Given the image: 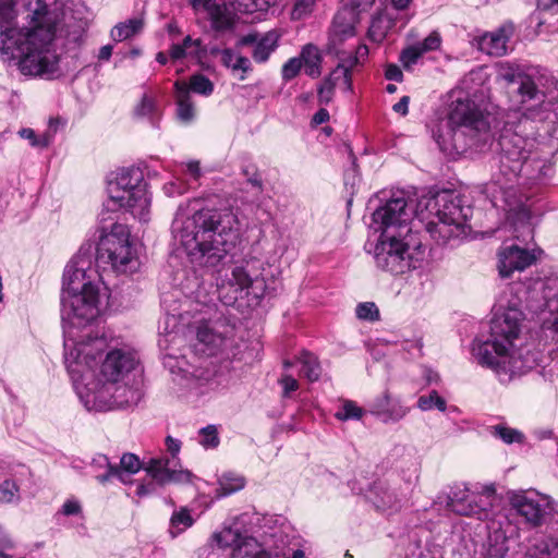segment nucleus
Returning a JSON list of instances; mask_svg holds the SVG:
<instances>
[{
    "label": "nucleus",
    "mask_w": 558,
    "mask_h": 558,
    "mask_svg": "<svg viewBox=\"0 0 558 558\" xmlns=\"http://www.w3.org/2000/svg\"><path fill=\"white\" fill-rule=\"evenodd\" d=\"M475 75L471 73L461 86L449 93L447 130L437 136V143L448 153L483 149L493 142L496 131L502 125L498 138L499 173L487 185L485 193L492 205L501 209L511 225L525 226L531 218L530 210L523 195L515 190L514 181L519 179L523 163L535 153L532 149L536 125L550 114L551 102L546 96L550 77L538 66L500 62L497 78L508 86L518 85L514 93L519 108L505 112L490 101L488 87L473 89L470 86Z\"/></svg>",
    "instance_id": "f257e3e1"
},
{
    "label": "nucleus",
    "mask_w": 558,
    "mask_h": 558,
    "mask_svg": "<svg viewBox=\"0 0 558 558\" xmlns=\"http://www.w3.org/2000/svg\"><path fill=\"white\" fill-rule=\"evenodd\" d=\"M64 364L75 391L88 411L105 412L136 405L142 392L135 379L137 359L124 349L108 350L104 337L81 340L66 333Z\"/></svg>",
    "instance_id": "f03ea898"
},
{
    "label": "nucleus",
    "mask_w": 558,
    "mask_h": 558,
    "mask_svg": "<svg viewBox=\"0 0 558 558\" xmlns=\"http://www.w3.org/2000/svg\"><path fill=\"white\" fill-rule=\"evenodd\" d=\"M172 234L195 269L214 270L240 242L241 229L231 210L201 209L189 215L180 206Z\"/></svg>",
    "instance_id": "7ed1b4c3"
},
{
    "label": "nucleus",
    "mask_w": 558,
    "mask_h": 558,
    "mask_svg": "<svg viewBox=\"0 0 558 558\" xmlns=\"http://www.w3.org/2000/svg\"><path fill=\"white\" fill-rule=\"evenodd\" d=\"M523 312L517 304L500 305L490 322L489 338L475 340L472 355L476 363L489 368L501 384H509L539 365L541 353L524 342Z\"/></svg>",
    "instance_id": "20e7f679"
},
{
    "label": "nucleus",
    "mask_w": 558,
    "mask_h": 558,
    "mask_svg": "<svg viewBox=\"0 0 558 558\" xmlns=\"http://www.w3.org/2000/svg\"><path fill=\"white\" fill-rule=\"evenodd\" d=\"M14 0H0V53L4 60H17L26 76L53 80L61 75L56 27L31 23L17 26Z\"/></svg>",
    "instance_id": "39448f33"
},
{
    "label": "nucleus",
    "mask_w": 558,
    "mask_h": 558,
    "mask_svg": "<svg viewBox=\"0 0 558 558\" xmlns=\"http://www.w3.org/2000/svg\"><path fill=\"white\" fill-rule=\"evenodd\" d=\"M412 215L413 205L402 193L393 195L373 213L371 228L379 232L374 259L383 271L403 275L423 260L425 250L410 227Z\"/></svg>",
    "instance_id": "423d86ee"
},
{
    "label": "nucleus",
    "mask_w": 558,
    "mask_h": 558,
    "mask_svg": "<svg viewBox=\"0 0 558 558\" xmlns=\"http://www.w3.org/2000/svg\"><path fill=\"white\" fill-rule=\"evenodd\" d=\"M471 214L470 206H463L460 197L447 192L420 201L416 209L417 218L426 220L427 232L441 244L469 234Z\"/></svg>",
    "instance_id": "0eeeda50"
},
{
    "label": "nucleus",
    "mask_w": 558,
    "mask_h": 558,
    "mask_svg": "<svg viewBox=\"0 0 558 558\" xmlns=\"http://www.w3.org/2000/svg\"><path fill=\"white\" fill-rule=\"evenodd\" d=\"M108 194L114 205L130 211L142 222L148 221L150 198L144 173L140 168L120 169L116 178L108 183Z\"/></svg>",
    "instance_id": "6e6552de"
},
{
    "label": "nucleus",
    "mask_w": 558,
    "mask_h": 558,
    "mask_svg": "<svg viewBox=\"0 0 558 558\" xmlns=\"http://www.w3.org/2000/svg\"><path fill=\"white\" fill-rule=\"evenodd\" d=\"M96 252V260L110 266L117 274L133 272L138 266L125 225L113 223L108 233L101 234Z\"/></svg>",
    "instance_id": "1a4fd4ad"
},
{
    "label": "nucleus",
    "mask_w": 558,
    "mask_h": 558,
    "mask_svg": "<svg viewBox=\"0 0 558 558\" xmlns=\"http://www.w3.org/2000/svg\"><path fill=\"white\" fill-rule=\"evenodd\" d=\"M62 317L69 323L64 327V339L70 332L71 338L76 339V329L93 322L100 313L99 287L80 292H62Z\"/></svg>",
    "instance_id": "9d476101"
},
{
    "label": "nucleus",
    "mask_w": 558,
    "mask_h": 558,
    "mask_svg": "<svg viewBox=\"0 0 558 558\" xmlns=\"http://www.w3.org/2000/svg\"><path fill=\"white\" fill-rule=\"evenodd\" d=\"M171 461L167 458H151L143 464L134 453H124L120 459V471L126 476L137 473L141 469L159 485L167 484H189L192 483L194 475L186 469L171 468Z\"/></svg>",
    "instance_id": "9b49d317"
},
{
    "label": "nucleus",
    "mask_w": 558,
    "mask_h": 558,
    "mask_svg": "<svg viewBox=\"0 0 558 558\" xmlns=\"http://www.w3.org/2000/svg\"><path fill=\"white\" fill-rule=\"evenodd\" d=\"M100 277L94 265V247L82 245L63 274L62 292H80L99 287Z\"/></svg>",
    "instance_id": "f8f14e48"
},
{
    "label": "nucleus",
    "mask_w": 558,
    "mask_h": 558,
    "mask_svg": "<svg viewBox=\"0 0 558 558\" xmlns=\"http://www.w3.org/2000/svg\"><path fill=\"white\" fill-rule=\"evenodd\" d=\"M219 296L228 305L244 295H252L259 300L265 295L266 284L263 278L253 277L246 266H234L230 277L219 288Z\"/></svg>",
    "instance_id": "ddd939ff"
},
{
    "label": "nucleus",
    "mask_w": 558,
    "mask_h": 558,
    "mask_svg": "<svg viewBox=\"0 0 558 558\" xmlns=\"http://www.w3.org/2000/svg\"><path fill=\"white\" fill-rule=\"evenodd\" d=\"M211 539L220 548H231L229 558H268L265 549L254 537L243 535L231 526L216 532Z\"/></svg>",
    "instance_id": "4468645a"
},
{
    "label": "nucleus",
    "mask_w": 558,
    "mask_h": 558,
    "mask_svg": "<svg viewBox=\"0 0 558 558\" xmlns=\"http://www.w3.org/2000/svg\"><path fill=\"white\" fill-rule=\"evenodd\" d=\"M359 20V13L354 5H343L336 13L329 31L327 51L329 53H339L340 46H344L349 40L355 37V25Z\"/></svg>",
    "instance_id": "2eb2a0df"
},
{
    "label": "nucleus",
    "mask_w": 558,
    "mask_h": 558,
    "mask_svg": "<svg viewBox=\"0 0 558 558\" xmlns=\"http://www.w3.org/2000/svg\"><path fill=\"white\" fill-rule=\"evenodd\" d=\"M527 298L542 302L548 312L547 323L558 332V277L536 278L526 288Z\"/></svg>",
    "instance_id": "dca6fc26"
},
{
    "label": "nucleus",
    "mask_w": 558,
    "mask_h": 558,
    "mask_svg": "<svg viewBox=\"0 0 558 558\" xmlns=\"http://www.w3.org/2000/svg\"><path fill=\"white\" fill-rule=\"evenodd\" d=\"M408 497L399 481H377L367 493V499L376 509L386 513L398 512Z\"/></svg>",
    "instance_id": "f3484780"
},
{
    "label": "nucleus",
    "mask_w": 558,
    "mask_h": 558,
    "mask_svg": "<svg viewBox=\"0 0 558 558\" xmlns=\"http://www.w3.org/2000/svg\"><path fill=\"white\" fill-rule=\"evenodd\" d=\"M233 336V328L225 320L202 323L197 327V350L206 355L223 351Z\"/></svg>",
    "instance_id": "a211bd4d"
},
{
    "label": "nucleus",
    "mask_w": 558,
    "mask_h": 558,
    "mask_svg": "<svg viewBox=\"0 0 558 558\" xmlns=\"http://www.w3.org/2000/svg\"><path fill=\"white\" fill-rule=\"evenodd\" d=\"M497 256V268L501 278H510L513 272L523 271L536 262L533 251L515 244L500 247Z\"/></svg>",
    "instance_id": "6ab92c4d"
},
{
    "label": "nucleus",
    "mask_w": 558,
    "mask_h": 558,
    "mask_svg": "<svg viewBox=\"0 0 558 558\" xmlns=\"http://www.w3.org/2000/svg\"><path fill=\"white\" fill-rule=\"evenodd\" d=\"M510 502L515 512L533 526L543 522L548 509V502L543 497L523 492L513 494Z\"/></svg>",
    "instance_id": "aec40b11"
},
{
    "label": "nucleus",
    "mask_w": 558,
    "mask_h": 558,
    "mask_svg": "<svg viewBox=\"0 0 558 558\" xmlns=\"http://www.w3.org/2000/svg\"><path fill=\"white\" fill-rule=\"evenodd\" d=\"M474 494L470 493L465 486H456L450 494H438L432 505V509L438 514L445 509L456 512L460 515H471L476 512L470 506V499Z\"/></svg>",
    "instance_id": "412c9836"
},
{
    "label": "nucleus",
    "mask_w": 558,
    "mask_h": 558,
    "mask_svg": "<svg viewBox=\"0 0 558 558\" xmlns=\"http://www.w3.org/2000/svg\"><path fill=\"white\" fill-rule=\"evenodd\" d=\"M513 35V26L505 24L499 28L483 34L477 38L478 49L492 57H502L508 53V43Z\"/></svg>",
    "instance_id": "4be33fe9"
},
{
    "label": "nucleus",
    "mask_w": 558,
    "mask_h": 558,
    "mask_svg": "<svg viewBox=\"0 0 558 558\" xmlns=\"http://www.w3.org/2000/svg\"><path fill=\"white\" fill-rule=\"evenodd\" d=\"M279 35L275 31L264 35L251 33L240 39L242 46H253L252 58L257 63L266 62L270 54L277 49Z\"/></svg>",
    "instance_id": "5701e85b"
},
{
    "label": "nucleus",
    "mask_w": 558,
    "mask_h": 558,
    "mask_svg": "<svg viewBox=\"0 0 558 558\" xmlns=\"http://www.w3.org/2000/svg\"><path fill=\"white\" fill-rule=\"evenodd\" d=\"M553 173L551 162L541 157L538 153H534L533 156L523 163L522 171L515 183L522 184H537L545 182Z\"/></svg>",
    "instance_id": "b1692460"
},
{
    "label": "nucleus",
    "mask_w": 558,
    "mask_h": 558,
    "mask_svg": "<svg viewBox=\"0 0 558 558\" xmlns=\"http://www.w3.org/2000/svg\"><path fill=\"white\" fill-rule=\"evenodd\" d=\"M174 92L178 119L184 123H190L194 120L196 110L191 94H189L187 83L177 81L174 83Z\"/></svg>",
    "instance_id": "393cba45"
},
{
    "label": "nucleus",
    "mask_w": 558,
    "mask_h": 558,
    "mask_svg": "<svg viewBox=\"0 0 558 558\" xmlns=\"http://www.w3.org/2000/svg\"><path fill=\"white\" fill-rule=\"evenodd\" d=\"M299 58L302 60L305 74L317 78L322 74L323 56L319 48L313 44L302 47Z\"/></svg>",
    "instance_id": "a878e982"
},
{
    "label": "nucleus",
    "mask_w": 558,
    "mask_h": 558,
    "mask_svg": "<svg viewBox=\"0 0 558 558\" xmlns=\"http://www.w3.org/2000/svg\"><path fill=\"white\" fill-rule=\"evenodd\" d=\"M92 466L96 470H105L104 473L97 474L95 476L96 480L101 484L109 482L112 477H117L121 483L128 484L126 476L120 471L118 465L112 464L108 457L105 454L96 456L93 459Z\"/></svg>",
    "instance_id": "bb28decb"
},
{
    "label": "nucleus",
    "mask_w": 558,
    "mask_h": 558,
    "mask_svg": "<svg viewBox=\"0 0 558 558\" xmlns=\"http://www.w3.org/2000/svg\"><path fill=\"white\" fill-rule=\"evenodd\" d=\"M338 58V63L343 64V68L352 75V71L361 64V59H365L368 54V48L365 45H360L354 50H348L340 46L339 53H333Z\"/></svg>",
    "instance_id": "cd10ccee"
},
{
    "label": "nucleus",
    "mask_w": 558,
    "mask_h": 558,
    "mask_svg": "<svg viewBox=\"0 0 558 558\" xmlns=\"http://www.w3.org/2000/svg\"><path fill=\"white\" fill-rule=\"evenodd\" d=\"M144 27V20L141 17L130 19L125 22L117 24L110 32V36L114 41H123L140 34Z\"/></svg>",
    "instance_id": "c85d7f7f"
},
{
    "label": "nucleus",
    "mask_w": 558,
    "mask_h": 558,
    "mask_svg": "<svg viewBox=\"0 0 558 558\" xmlns=\"http://www.w3.org/2000/svg\"><path fill=\"white\" fill-rule=\"evenodd\" d=\"M220 386V381L215 374H209L207 371L205 373H201L194 375V378L191 379L189 387L194 391L196 396H204L209 393L210 391H215Z\"/></svg>",
    "instance_id": "c756f323"
},
{
    "label": "nucleus",
    "mask_w": 558,
    "mask_h": 558,
    "mask_svg": "<svg viewBox=\"0 0 558 558\" xmlns=\"http://www.w3.org/2000/svg\"><path fill=\"white\" fill-rule=\"evenodd\" d=\"M392 27L393 20L388 14H377L372 19L368 36L373 41L381 43Z\"/></svg>",
    "instance_id": "7c9ffc66"
},
{
    "label": "nucleus",
    "mask_w": 558,
    "mask_h": 558,
    "mask_svg": "<svg viewBox=\"0 0 558 558\" xmlns=\"http://www.w3.org/2000/svg\"><path fill=\"white\" fill-rule=\"evenodd\" d=\"M489 433L492 436L500 439L502 442L507 445L525 442V435L521 430L509 427L505 424H497L490 426Z\"/></svg>",
    "instance_id": "2f4dec72"
},
{
    "label": "nucleus",
    "mask_w": 558,
    "mask_h": 558,
    "mask_svg": "<svg viewBox=\"0 0 558 558\" xmlns=\"http://www.w3.org/2000/svg\"><path fill=\"white\" fill-rule=\"evenodd\" d=\"M208 15L215 31L225 32L233 26L232 14L223 4H217L215 8H211Z\"/></svg>",
    "instance_id": "473e14b6"
},
{
    "label": "nucleus",
    "mask_w": 558,
    "mask_h": 558,
    "mask_svg": "<svg viewBox=\"0 0 558 558\" xmlns=\"http://www.w3.org/2000/svg\"><path fill=\"white\" fill-rule=\"evenodd\" d=\"M135 114L147 118L153 126H158L159 109L153 96L144 94L141 102L135 108Z\"/></svg>",
    "instance_id": "72a5a7b5"
},
{
    "label": "nucleus",
    "mask_w": 558,
    "mask_h": 558,
    "mask_svg": "<svg viewBox=\"0 0 558 558\" xmlns=\"http://www.w3.org/2000/svg\"><path fill=\"white\" fill-rule=\"evenodd\" d=\"M493 494H474L470 499L471 508H474L476 512L472 513L470 517H476L480 520L487 519L489 515V510L493 507Z\"/></svg>",
    "instance_id": "f704fd0d"
},
{
    "label": "nucleus",
    "mask_w": 558,
    "mask_h": 558,
    "mask_svg": "<svg viewBox=\"0 0 558 558\" xmlns=\"http://www.w3.org/2000/svg\"><path fill=\"white\" fill-rule=\"evenodd\" d=\"M231 4L243 13L266 12L277 0H230Z\"/></svg>",
    "instance_id": "c9c22d12"
},
{
    "label": "nucleus",
    "mask_w": 558,
    "mask_h": 558,
    "mask_svg": "<svg viewBox=\"0 0 558 558\" xmlns=\"http://www.w3.org/2000/svg\"><path fill=\"white\" fill-rule=\"evenodd\" d=\"M301 363V373L311 381H315L320 376V366L315 355L310 352H303L299 359Z\"/></svg>",
    "instance_id": "e433bc0d"
},
{
    "label": "nucleus",
    "mask_w": 558,
    "mask_h": 558,
    "mask_svg": "<svg viewBox=\"0 0 558 558\" xmlns=\"http://www.w3.org/2000/svg\"><path fill=\"white\" fill-rule=\"evenodd\" d=\"M326 80L333 86L342 88L344 92L352 90V76L347 69L343 68V64L338 63Z\"/></svg>",
    "instance_id": "4c0bfd02"
},
{
    "label": "nucleus",
    "mask_w": 558,
    "mask_h": 558,
    "mask_svg": "<svg viewBox=\"0 0 558 558\" xmlns=\"http://www.w3.org/2000/svg\"><path fill=\"white\" fill-rule=\"evenodd\" d=\"M417 408L422 411L437 409L440 412H445L447 402L436 390H432L428 395L421 396L417 399Z\"/></svg>",
    "instance_id": "58836bf2"
},
{
    "label": "nucleus",
    "mask_w": 558,
    "mask_h": 558,
    "mask_svg": "<svg viewBox=\"0 0 558 558\" xmlns=\"http://www.w3.org/2000/svg\"><path fill=\"white\" fill-rule=\"evenodd\" d=\"M420 478V464L417 462H412L410 466L407 470H403L401 472L400 478H397L396 481H399L402 485V490L407 492V495L409 496L415 485L417 484Z\"/></svg>",
    "instance_id": "ea45409f"
},
{
    "label": "nucleus",
    "mask_w": 558,
    "mask_h": 558,
    "mask_svg": "<svg viewBox=\"0 0 558 558\" xmlns=\"http://www.w3.org/2000/svg\"><path fill=\"white\" fill-rule=\"evenodd\" d=\"M189 94L191 92L196 93L202 96H210L214 92L213 82L205 76L204 74H194L190 77V82L187 84Z\"/></svg>",
    "instance_id": "a19ab883"
},
{
    "label": "nucleus",
    "mask_w": 558,
    "mask_h": 558,
    "mask_svg": "<svg viewBox=\"0 0 558 558\" xmlns=\"http://www.w3.org/2000/svg\"><path fill=\"white\" fill-rule=\"evenodd\" d=\"M365 414L364 409L359 407L356 402L352 400H344L341 403V407L336 412L335 416L339 421H349V420H361Z\"/></svg>",
    "instance_id": "79ce46f5"
},
{
    "label": "nucleus",
    "mask_w": 558,
    "mask_h": 558,
    "mask_svg": "<svg viewBox=\"0 0 558 558\" xmlns=\"http://www.w3.org/2000/svg\"><path fill=\"white\" fill-rule=\"evenodd\" d=\"M170 533L172 537H175L178 534L192 526L193 519L190 512L186 509H182L178 512H174L170 520Z\"/></svg>",
    "instance_id": "37998d69"
},
{
    "label": "nucleus",
    "mask_w": 558,
    "mask_h": 558,
    "mask_svg": "<svg viewBox=\"0 0 558 558\" xmlns=\"http://www.w3.org/2000/svg\"><path fill=\"white\" fill-rule=\"evenodd\" d=\"M507 553L505 536L496 533L494 537L489 538L484 558H505Z\"/></svg>",
    "instance_id": "c03bdc74"
},
{
    "label": "nucleus",
    "mask_w": 558,
    "mask_h": 558,
    "mask_svg": "<svg viewBox=\"0 0 558 558\" xmlns=\"http://www.w3.org/2000/svg\"><path fill=\"white\" fill-rule=\"evenodd\" d=\"M220 489L222 490V495H230L240 489H242L245 485V481L242 476L234 473H226L221 476L220 481Z\"/></svg>",
    "instance_id": "a18cd8bd"
},
{
    "label": "nucleus",
    "mask_w": 558,
    "mask_h": 558,
    "mask_svg": "<svg viewBox=\"0 0 558 558\" xmlns=\"http://www.w3.org/2000/svg\"><path fill=\"white\" fill-rule=\"evenodd\" d=\"M20 498V488L14 481L5 480L0 484V502L16 504Z\"/></svg>",
    "instance_id": "49530a36"
},
{
    "label": "nucleus",
    "mask_w": 558,
    "mask_h": 558,
    "mask_svg": "<svg viewBox=\"0 0 558 558\" xmlns=\"http://www.w3.org/2000/svg\"><path fill=\"white\" fill-rule=\"evenodd\" d=\"M410 409L405 407L402 402L399 400L390 401V405L388 407L387 411L385 412V416L383 422L384 423H396L400 420H402L408 413Z\"/></svg>",
    "instance_id": "de8ad7c7"
},
{
    "label": "nucleus",
    "mask_w": 558,
    "mask_h": 558,
    "mask_svg": "<svg viewBox=\"0 0 558 558\" xmlns=\"http://www.w3.org/2000/svg\"><path fill=\"white\" fill-rule=\"evenodd\" d=\"M423 54L422 50L414 44L400 52L399 61L402 63L403 68L409 71Z\"/></svg>",
    "instance_id": "09e8293b"
},
{
    "label": "nucleus",
    "mask_w": 558,
    "mask_h": 558,
    "mask_svg": "<svg viewBox=\"0 0 558 558\" xmlns=\"http://www.w3.org/2000/svg\"><path fill=\"white\" fill-rule=\"evenodd\" d=\"M19 134L22 138L28 140L33 147L45 148L51 142V135L49 133H45L38 137L36 136L35 131L29 128L21 129Z\"/></svg>",
    "instance_id": "8fccbe9b"
},
{
    "label": "nucleus",
    "mask_w": 558,
    "mask_h": 558,
    "mask_svg": "<svg viewBox=\"0 0 558 558\" xmlns=\"http://www.w3.org/2000/svg\"><path fill=\"white\" fill-rule=\"evenodd\" d=\"M199 436V444L206 449L216 448L219 445L218 430L215 425L201 428Z\"/></svg>",
    "instance_id": "3c124183"
},
{
    "label": "nucleus",
    "mask_w": 558,
    "mask_h": 558,
    "mask_svg": "<svg viewBox=\"0 0 558 558\" xmlns=\"http://www.w3.org/2000/svg\"><path fill=\"white\" fill-rule=\"evenodd\" d=\"M303 68L302 60L299 57L290 58L281 69V77L284 82H289L296 77Z\"/></svg>",
    "instance_id": "603ef678"
},
{
    "label": "nucleus",
    "mask_w": 558,
    "mask_h": 558,
    "mask_svg": "<svg viewBox=\"0 0 558 558\" xmlns=\"http://www.w3.org/2000/svg\"><path fill=\"white\" fill-rule=\"evenodd\" d=\"M355 313L357 318L363 320L374 322L379 318V311L373 302L360 303L356 306Z\"/></svg>",
    "instance_id": "864d4df0"
},
{
    "label": "nucleus",
    "mask_w": 558,
    "mask_h": 558,
    "mask_svg": "<svg viewBox=\"0 0 558 558\" xmlns=\"http://www.w3.org/2000/svg\"><path fill=\"white\" fill-rule=\"evenodd\" d=\"M314 0H295L291 10L292 20H302L312 12Z\"/></svg>",
    "instance_id": "5fc2aeb1"
},
{
    "label": "nucleus",
    "mask_w": 558,
    "mask_h": 558,
    "mask_svg": "<svg viewBox=\"0 0 558 558\" xmlns=\"http://www.w3.org/2000/svg\"><path fill=\"white\" fill-rule=\"evenodd\" d=\"M423 53L435 51L441 45V37L438 32H432L424 40L415 44Z\"/></svg>",
    "instance_id": "6e6d98bb"
},
{
    "label": "nucleus",
    "mask_w": 558,
    "mask_h": 558,
    "mask_svg": "<svg viewBox=\"0 0 558 558\" xmlns=\"http://www.w3.org/2000/svg\"><path fill=\"white\" fill-rule=\"evenodd\" d=\"M390 396L389 393L386 391L384 392V395L379 398H377L371 405V413L374 414L375 416H377L380 421L384 420V416L386 413H380V412H386L388 407L390 405Z\"/></svg>",
    "instance_id": "4d7b16f0"
},
{
    "label": "nucleus",
    "mask_w": 558,
    "mask_h": 558,
    "mask_svg": "<svg viewBox=\"0 0 558 558\" xmlns=\"http://www.w3.org/2000/svg\"><path fill=\"white\" fill-rule=\"evenodd\" d=\"M243 174L246 178V182L250 183L257 193L263 191L262 175L254 167L244 168Z\"/></svg>",
    "instance_id": "13d9d810"
},
{
    "label": "nucleus",
    "mask_w": 558,
    "mask_h": 558,
    "mask_svg": "<svg viewBox=\"0 0 558 558\" xmlns=\"http://www.w3.org/2000/svg\"><path fill=\"white\" fill-rule=\"evenodd\" d=\"M233 72H241L240 80H245V74L252 70V64L248 58L238 54L232 69Z\"/></svg>",
    "instance_id": "bf43d9fd"
},
{
    "label": "nucleus",
    "mask_w": 558,
    "mask_h": 558,
    "mask_svg": "<svg viewBox=\"0 0 558 558\" xmlns=\"http://www.w3.org/2000/svg\"><path fill=\"white\" fill-rule=\"evenodd\" d=\"M60 513L63 515H80L82 514V505L77 499H68L64 501L60 509Z\"/></svg>",
    "instance_id": "052dcab7"
},
{
    "label": "nucleus",
    "mask_w": 558,
    "mask_h": 558,
    "mask_svg": "<svg viewBox=\"0 0 558 558\" xmlns=\"http://www.w3.org/2000/svg\"><path fill=\"white\" fill-rule=\"evenodd\" d=\"M335 87L336 86L329 83L326 78L324 80L317 89L318 100L320 104H328L331 100Z\"/></svg>",
    "instance_id": "680f3d73"
},
{
    "label": "nucleus",
    "mask_w": 558,
    "mask_h": 558,
    "mask_svg": "<svg viewBox=\"0 0 558 558\" xmlns=\"http://www.w3.org/2000/svg\"><path fill=\"white\" fill-rule=\"evenodd\" d=\"M180 45L184 47V50L187 52L190 57H199V39H193L191 36H186L184 37L182 44Z\"/></svg>",
    "instance_id": "e2e57ef3"
},
{
    "label": "nucleus",
    "mask_w": 558,
    "mask_h": 558,
    "mask_svg": "<svg viewBox=\"0 0 558 558\" xmlns=\"http://www.w3.org/2000/svg\"><path fill=\"white\" fill-rule=\"evenodd\" d=\"M385 77L388 81L402 82L403 73L399 65L389 63L385 68Z\"/></svg>",
    "instance_id": "0e129e2a"
},
{
    "label": "nucleus",
    "mask_w": 558,
    "mask_h": 558,
    "mask_svg": "<svg viewBox=\"0 0 558 558\" xmlns=\"http://www.w3.org/2000/svg\"><path fill=\"white\" fill-rule=\"evenodd\" d=\"M185 167V172L193 179L198 180L202 177L201 165L198 160H190L182 163Z\"/></svg>",
    "instance_id": "69168bd1"
},
{
    "label": "nucleus",
    "mask_w": 558,
    "mask_h": 558,
    "mask_svg": "<svg viewBox=\"0 0 558 558\" xmlns=\"http://www.w3.org/2000/svg\"><path fill=\"white\" fill-rule=\"evenodd\" d=\"M280 384L283 388V395L287 397L290 392L295 391L299 388V383L295 378L290 375H286L280 379Z\"/></svg>",
    "instance_id": "338daca9"
},
{
    "label": "nucleus",
    "mask_w": 558,
    "mask_h": 558,
    "mask_svg": "<svg viewBox=\"0 0 558 558\" xmlns=\"http://www.w3.org/2000/svg\"><path fill=\"white\" fill-rule=\"evenodd\" d=\"M169 57L172 61H178L190 56L180 44H173L169 49Z\"/></svg>",
    "instance_id": "774afa93"
}]
</instances>
